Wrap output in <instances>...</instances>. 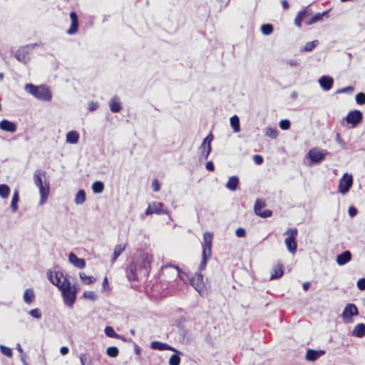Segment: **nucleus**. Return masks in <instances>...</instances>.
Instances as JSON below:
<instances>
[{
  "label": "nucleus",
  "instance_id": "obj_55",
  "mask_svg": "<svg viewBox=\"0 0 365 365\" xmlns=\"http://www.w3.org/2000/svg\"><path fill=\"white\" fill-rule=\"evenodd\" d=\"M348 213L351 217H355L358 213V210L354 206H350L348 210Z\"/></svg>",
  "mask_w": 365,
  "mask_h": 365
},
{
  "label": "nucleus",
  "instance_id": "obj_22",
  "mask_svg": "<svg viewBox=\"0 0 365 365\" xmlns=\"http://www.w3.org/2000/svg\"><path fill=\"white\" fill-rule=\"evenodd\" d=\"M109 107L113 113H118L122 109L121 103L118 96H113L109 103Z\"/></svg>",
  "mask_w": 365,
  "mask_h": 365
},
{
  "label": "nucleus",
  "instance_id": "obj_11",
  "mask_svg": "<svg viewBox=\"0 0 365 365\" xmlns=\"http://www.w3.org/2000/svg\"><path fill=\"white\" fill-rule=\"evenodd\" d=\"M265 207V203L260 199H257L255 203L254 210L257 215L260 216L263 218H267L272 216V211L269 210H265L262 211V209Z\"/></svg>",
  "mask_w": 365,
  "mask_h": 365
},
{
  "label": "nucleus",
  "instance_id": "obj_27",
  "mask_svg": "<svg viewBox=\"0 0 365 365\" xmlns=\"http://www.w3.org/2000/svg\"><path fill=\"white\" fill-rule=\"evenodd\" d=\"M199 150L200 153V158L206 160L211 152V145L201 144L200 147L199 148Z\"/></svg>",
  "mask_w": 365,
  "mask_h": 365
},
{
  "label": "nucleus",
  "instance_id": "obj_2",
  "mask_svg": "<svg viewBox=\"0 0 365 365\" xmlns=\"http://www.w3.org/2000/svg\"><path fill=\"white\" fill-rule=\"evenodd\" d=\"M46 172L38 169L34 173V182L39 190L41 195L39 204L43 205L46 201L49 194V183L46 181L43 182V179L45 178Z\"/></svg>",
  "mask_w": 365,
  "mask_h": 365
},
{
  "label": "nucleus",
  "instance_id": "obj_19",
  "mask_svg": "<svg viewBox=\"0 0 365 365\" xmlns=\"http://www.w3.org/2000/svg\"><path fill=\"white\" fill-rule=\"evenodd\" d=\"M325 351L324 350H314L308 349L306 354V359L310 361H314L322 356L324 355Z\"/></svg>",
  "mask_w": 365,
  "mask_h": 365
},
{
  "label": "nucleus",
  "instance_id": "obj_33",
  "mask_svg": "<svg viewBox=\"0 0 365 365\" xmlns=\"http://www.w3.org/2000/svg\"><path fill=\"white\" fill-rule=\"evenodd\" d=\"M125 245H117L114 248L113 257L112 258V263H113L117 258L120 256V255L125 250Z\"/></svg>",
  "mask_w": 365,
  "mask_h": 365
},
{
  "label": "nucleus",
  "instance_id": "obj_61",
  "mask_svg": "<svg viewBox=\"0 0 365 365\" xmlns=\"http://www.w3.org/2000/svg\"><path fill=\"white\" fill-rule=\"evenodd\" d=\"M354 91V88L351 86L344 87V93H351Z\"/></svg>",
  "mask_w": 365,
  "mask_h": 365
},
{
  "label": "nucleus",
  "instance_id": "obj_17",
  "mask_svg": "<svg viewBox=\"0 0 365 365\" xmlns=\"http://www.w3.org/2000/svg\"><path fill=\"white\" fill-rule=\"evenodd\" d=\"M68 261L71 264L78 269H83L86 266V262L83 259L78 258L74 253L71 252L68 255Z\"/></svg>",
  "mask_w": 365,
  "mask_h": 365
},
{
  "label": "nucleus",
  "instance_id": "obj_39",
  "mask_svg": "<svg viewBox=\"0 0 365 365\" xmlns=\"http://www.w3.org/2000/svg\"><path fill=\"white\" fill-rule=\"evenodd\" d=\"M80 278L83 284H90L95 282L96 279L92 276H87L85 273L81 272L79 274Z\"/></svg>",
  "mask_w": 365,
  "mask_h": 365
},
{
  "label": "nucleus",
  "instance_id": "obj_54",
  "mask_svg": "<svg viewBox=\"0 0 365 365\" xmlns=\"http://www.w3.org/2000/svg\"><path fill=\"white\" fill-rule=\"evenodd\" d=\"M99 107V104L98 102L91 101L88 103V109L90 111H94L97 110Z\"/></svg>",
  "mask_w": 365,
  "mask_h": 365
},
{
  "label": "nucleus",
  "instance_id": "obj_3",
  "mask_svg": "<svg viewBox=\"0 0 365 365\" xmlns=\"http://www.w3.org/2000/svg\"><path fill=\"white\" fill-rule=\"evenodd\" d=\"M25 91L37 99L43 101H50L52 94L48 88L44 85L35 86L31 83H26L24 86Z\"/></svg>",
  "mask_w": 365,
  "mask_h": 365
},
{
  "label": "nucleus",
  "instance_id": "obj_9",
  "mask_svg": "<svg viewBox=\"0 0 365 365\" xmlns=\"http://www.w3.org/2000/svg\"><path fill=\"white\" fill-rule=\"evenodd\" d=\"M143 274L139 272L138 262H133L126 269V277L129 281H137Z\"/></svg>",
  "mask_w": 365,
  "mask_h": 365
},
{
  "label": "nucleus",
  "instance_id": "obj_37",
  "mask_svg": "<svg viewBox=\"0 0 365 365\" xmlns=\"http://www.w3.org/2000/svg\"><path fill=\"white\" fill-rule=\"evenodd\" d=\"M106 335L108 337L115 339H123L121 336L115 333L113 328L111 327H106L104 329Z\"/></svg>",
  "mask_w": 365,
  "mask_h": 365
},
{
  "label": "nucleus",
  "instance_id": "obj_47",
  "mask_svg": "<svg viewBox=\"0 0 365 365\" xmlns=\"http://www.w3.org/2000/svg\"><path fill=\"white\" fill-rule=\"evenodd\" d=\"M210 257H211L210 255H202V260H201V262H200V264L199 265V270L200 271H202L203 269H205L206 264H207V260Z\"/></svg>",
  "mask_w": 365,
  "mask_h": 365
},
{
  "label": "nucleus",
  "instance_id": "obj_42",
  "mask_svg": "<svg viewBox=\"0 0 365 365\" xmlns=\"http://www.w3.org/2000/svg\"><path fill=\"white\" fill-rule=\"evenodd\" d=\"M118 349L116 346H110L106 350V354L110 357H116L118 355Z\"/></svg>",
  "mask_w": 365,
  "mask_h": 365
},
{
  "label": "nucleus",
  "instance_id": "obj_49",
  "mask_svg": "<svg viewBox=\"0 0 365 365\" xmlns=\"http://www.w3.org/2000/svg\"><path fill=\"white\" fill-rule=\"evenodd\" d=\"M180 362V359L176 354L172 355L169 359V365H179Z\"/></svg>",
  "mask_w": 365,
  "mask_h": 365
},
{
  "label": "nucleus",
  "instance_id": "obj_13",
  "mask_svg": "<svg viewBox=\"0 0 365 365\" xmlns=\"http://www.w3.org/2000/svg\"><path fill=\"white\" fill-rule=\"evenodd\" d=\"M191 285L200 293L204 287L203 276L200 273H195L190 279Z\"/></svg>",
  "mask_w": 365,
  "mask_h": 365
},
{
  "label": "nucleus",
  "instance_id": "obj_36",
  "mask_svg": "<svg viewBox=\"0 0 365 365\" xmlns=\"http://www.w3.org/2000/svg\"><path fill=\"white\" fill-rule=\"evenodd\" d=\"M104 190V184L101 181H95L92 185V190L94 193H101Z\"/></svg>",
  "mask_w": 365,
  "mask_h": 365
},
{
  "label": "nucleus",
  "instance_id": "obj_4",
  "mask_svg": "<svg viewBox=\"0 0 365 365\" xmlns=\"http://www.w3.org/2000/svg\"><path fill=\"white\" fill-rule=\"evenodd\" d=\"M284 235H287L284 240L286 247L288 251L294 255L297 251L296 237L297 235V229L295 227L289 228L285 232Z\"/></svg>",
  "mask_w": 365,
  "mask_h": 365
},
{
  "label": "nucleus",
  "instance_id": "obj_53",
  "mask_svg": "<svg viewBox=\"0 0 365 365\" xmlns=\"http://www.w3.org/2000/svg\"><path fill=\"white\" fill-rule=\"evenodd\" d=\"M352 257L351 253L349 250L344 251V264L351 261Z\"/></svg>",
  "mask_w": 365,
  "mask_h": 365
},
{
  "label": "nucleus",
  "instance_id": "obj_25",
  "mask_svg": "<svg viewBox=\"0 0 365 365\" xmlns=\"http://www.w3.org/2000/svg\"><path fill=\"white\" fill-rule=\"evenodd\" d=\"M239 178L237 176L234 175L229 178L228 181L225 185V187L231 191H235L237 190Z\"/></svg>",
  "mask_w": 365,
  "mask_h": 365
},
{
  "label": "nucleus",
  "instance_id": "obj_31",
  "mask_svg": "<svg viewBox=\"0 0 365 365\" xmlns=\"http://www.w3.org/2000/svg\"><path fill=\"white\" fill-rule=\"evenodd\" d=\"M230 125L234 132L238 133L240 130V119L237 115H235L230 118Z\"/></svg>",
  "mask_w": 365,
  "mask_h": 365
},
{
  "label": "nucleus",
  "instance_id": "obj_46",
  "mask_svg": "<svg viewBox=\"0 0 365 365\" xmlns=\"http://www.w3.org/2000/svg\"><path fill=\"white\" fill-rule=\"evenodd\" d=\"M0 350H1V352L4 355H5V356H6L8 357H11L12 355H13L12 350L9 347L5 346L4 345H1L0 346Z\"/></svg>",
  "mask_w": 365,
  "mask_h": 365
},
{
  "label": "nucleus",
  "instance_id": "obj_56",
  "mask_svg": "<svg viewBox=\"0 0 365 365\" xmlns=\"http://www.w3.org/2000/svg\"><path fill=\"white\" fill-rule=\"evenodd\" d=\"M152 187L155 192H158L160 190V184L157 179L153 180Z\"/></svg>",
  "mask_w": 365,
  "mask_h": 365
},
{
  "label": "nucleus",
  "instance_id": "obj_63",
  "mask_svg": "<svg viewBox=\"0 0 365 365\" xmlns=\"http://www.w3.org/2000/svg\"><path fill=\"white\" fill-rule=\"evenodd\" d=\"M69 350L67 346H62L60 349V352L62 355H66L68 353Z\"/></svg>",
  "mask_w": 365,
  "mask_h": 365
},
{
  "label": "nucleus",
  "instance_id": "obj_20",
  "mask_svg": "<svg viewBox=\"0 0 365 365\" xmlns=\"http://www.w3.org/2000/svg\"><path fill=\"white\" fill-rule=\"evenodd\" d=\"M150 348L154 350H170L175 351L176 350L166 343H163L158 341H152L150 343Z\"/></svg>",
  "mask_w": 365,
  "mask_h": 365
},
{
  "label": "nucleus",
  "instance_id": "obj_26",
  "mask_svg": "<svg viewBox=\"0 0 365 365\" xmlns=\"http://www.w3.org/2000/svg\"><path fill=\"white\" fill-rule=\"evenodd\" d=\"M283 267L282 264H277L273 267V272L270 276V279L273 280L275 279H279L283 275Z\"/></svg>",
  "mask_w": 365,
  "mask_h": 365
},
{
  "label": "nucleus",
  "instance_id": "obj_28",
  "mask_svg": "<svg viewBox=\"0 0 365 365\" xmlns=\"http://www.w3.org/2000/svg\"><path fill=\"white\" fill-rule=\"evenodd\" d=\"M79 140V134L75 131H69L66 134V142L71 144H76Z\"/></svg>",
  "mask_w": 365,
  "mask_h": 365
},
{
  "label": "nucleus",
  "instance_id": "obj_41",
  "mask_svg": "<svg viewBox=\"0 0 365 365\" xmlns=\"http://www.w3.org/2000/svg\"><path fill=\"white\" fill-rule=\"evenodd\" d=\"M261 31L264 35H269L273 31V26L271 24H263L261 26Z\"/></svg>",
  "mask_w": 365,
  "mask_h": 365
},
{
  "label": "nucleus",
  "instance_id": "obj_34",
  "mask_svg": "<svg viewBox=\"0 0 365 365\" xmlns=\"http://www.w3.org/2000/svg\"><path fill=\"white\" fill-rule=\"evenodd\" d=\"M75 203L82 205L86 201V192L83 190H79L75 197Z\"/></svg>",
  "mask_w": 365,
  "mask_h": 365
},
{
  "label": "nucleus",
  "instance_id": "obj_12",
  "mask_svg": "<svg viewBox=\"0 0 365 365\" xmlns=\"http://www.w3.org/2000/svg\"><path fill=\"white\" fill-rule=\"evenodd\" d=\"M213 240V234L212 232H207L203 235V243H202V255H207L212 254L211 248Z\"/></svg>",
  "mask_w": 365,
  "mask_h": 365
},
{
  "label": "nucleus",
  "instance_id": "obj_62",
  "mask_svg": "<svg viewBox=\"0 0 365 365\" xmlns=\"http://www.w3.org/2000/svg\"><path fill=\"white\" fill-rule=\"evenodd\" d=\"M287 63L290 65L291 66H297L299 65L298 61L295 59L287 60Z\"/></svg>",
  "mask_w": 365,
  "mask_h": 365
},
{
  "label": "nucleus",
  "instance_id": "obj_45",
  "mask_svg": "<svg viewBox=\"0 0 365 365\" xmlns=\"http://www.w3.org/2000/svg\"><path fill=\"white\" fill-rule=\"evenodd\" d=\"M83 297L89 300L96 301L97 299L96 294L93 291H86L83 292Z\"/></svg>",
  "mask_w": 365,
  "mask_h": 365
},
{
  "label": "nucleus",
  "instance_id": "obj_57",
  "mask_svg": "<svg viewBox=\"0 0 365 365\" xmlns=\"http://www.w3.org/2000/svg\"><path fill=\"white\" fill-rule=\"evenodd\" d=\"M235 234L238 237H244L246 235V232L244 228L239 227L236 230Z\"/></svg>",
  "mask_w": 365,
  "mask_h": 365
},
{
  "label": "nucleus",
  "instance_id": "obj_16",
  "mask_svg": "<svg viewBox=\"0 0 365 365\" xmlns=\"http://www.w3.org/2000/svg\"><path fill=\"white\" fill-rule=\"evenodd\" d=\"M353 185V176L348 173H344L343 175V193L346 194Z\"/></svg>",
  "mask_w": 365,
  "mask_h": 365
},
{
  "label": "nucleus",
  "instance_id": "obj_59",
  "mask_svg": "<svg viewBox=\"0 0 365 365\" xmlns=\"http://www.w3.org/2000/svg\"><path fill=\"white\" fill-rule=\"evenodd\" d=\"M253 160L257 165H261L263 163V158L259 155H255Z\"/></svg>",
  "mask_w": 365,
  "mask_h": 365
},
{
  "label": "nucleus",
  "instance_id": "obj_60",
  "mask_svg": "<svg viewBox=\"0 0 365 365\" xmlns=\"http://www.w3.org/2000/svg\"><path fill=\"white\" fill-rule=\"evenodd\" d=\"M205 168L209 171H213L215 169L214 164L212 161H209L206 163Z\"/></svg>",
  "mask_w": 365,
  "mask_h": 365
},
{
  "label": "nucleus",
  "instance_id": "obj_7",
  "mask_svg": "<svg viewBox=\"0 0 365 365\" xmlns=\"http://www.w3.org/2000/svg\"><path fill=\"white\" fill-rule=\"evenodd\" d=\"M348 124L352 128L358 126L363 120V113L359 110H354L348 113L345 118Z\"/></svg>",
  "mask_w": 365,
  "mask_h": 365
},
{
  "label": "nucleus",
  "instance_id": "obj_15",
  "mask_svg": "<svg viewBox=\"0 0 365 365\" xmlns=\"http://www.w3.org/2000/svg\"><path fill=\"white\" fill-rule=\"evenodd\" d=\"M319 84L324 91H329L334 84V80L329 76H323L318 80Z\"/></svg>",
  "mask_w": 365,
  "mask_h": 365
},
{
  "label": "nucleus",
  "instance_id": "obj_10",
  "mask_svg": "<svg viewBox=\"0 0 365 365\" xmlns=\"http://www.w3.org/2000/svg\"><path fill=\"white\" fill-rule=\"evenodd\" d=\"M32 48V46L20 48L15 53L16 58L21 63H26L29 61V55Z\"/></svg>",
  "mask_w": 365,
  "mask_h": 365
},
{
  "label": "nucleus",
  "instance_id": "obj_44",
  "mask_svg": "<svg viewBox=\"0 0 365 365\" xmlns=\"http://www.w3.org/2000/svg\"><path fill=\"white\" fill-rule=\"evenodd\" d=\"M355 100L357 104L359 105H364L365 104V93L363 92H359L356 95Z\"/></svg>",
  "mask_w": 365,
  "mask_h": 365
},
{
  "label": "nucleus",
  "instance_id": "obj_48",
  "mask_svg": "<svg viewBox=\"0 0 365 365\" xmlns=\"http://www.w3.org/2000/svg\"><path fill=\"white\" fill-rule=\"evenodd\" d=\"M81 365H92L91 359H88L86 354H81L79 356Z\"/></svg>",
  "mask_w": 365,
  "mask_h": 365
},
{
  "label": "nucleus",
  "instance_id": "obj_1",
  "mask_svg": "<svg viewBox=\"0 0 365 365\" xmlns=\"http://www.w3.org/2000/svg\"><path fill=\"white\" fill-rule=\"evenodd\" d=\"M49 281L61 292L63 303L68 307H71L76 300L77 289L74 284H71L68 277L61 272L51 271L47 272Z\"/></svg>",
  "mask_w": 365,
  "mask_h": 365
},
{
  "label": "nucleus",
  "instance_id": "obj_29",
  "mask_svg": "<svg viewBox=\"0 0 365 365\" xmlns=\"http://www.w3.org/2000/svg\"><path fill=\"white\" fill-rule=\"evenodd\" d=\"M35 299V294L32 289H27L24 294V301L25 303L29 304L34 302Z\"/></svg>",
  "mask_w": 365,
  "mask_h": 365
},
{
  "label": "nucleus",
  "instance_id": "obj_32",
  "mask_svg": "<svg viewBox=\"0 0 365 365\" xmlns=\"http://www.w3.org/2000/svg\"><path fill=\"white\" fill-rule=\"evenodd\" d=\"M328 13V11H324L323 13H317L315 15H314L309 20H308L306 23L307 25H311L313 24H315L317 22H319L322 20V18L324 16L327 15Z\"/></svg>",
  "mask_w": 365,
  "mask_h": 365
},
{
  "label": "nucleus",
  "instance_id": "obj_8",
  "mask_svg": "<svg viewBox=\"0 0 365 365\" xmlns=\"http://www.w3.org/2000/svg\"><path fill=\"white\" fill-rule=\"evenodd\" d=\"M359 314L356 306L353 303H349L344 308V322L351 323L353 322V317Z\"/></svg>",
  "mask_w": 365,
  "mask_h": 365
},
{
  "label": "nucleus",
  "instance_id": "obj_14",
  "mask_svg": "<svg viewBox=\"0 0 365 365\" xmlns=\"http://www.w3.org/2000/svg\"><path fill=\"white\" fill-rule=\"evenodd\" d=\"M69 16L71 24L70 28L67 30V34L69 35H73L77 33L78 29V16L75 11L71 12Z\"/></svg>",
  "mask_w": 365,
  "mask_h": 365
},
{
  "label": "nucleus",
  "instance_id": "obj_58",
  "mask_svg": "<svg viewBox=\"0 0 365 365\" xmlns=\"http://www.w3.org/2000/svg\"><path fill=\"white\" fill-rule=\"evenodd\" d=\"M213 140V135L212 133H210L202 141V144L204 145H211V142Z\"/></svg>",
  "mask_w": 365,
  "mask_h": 365
},
{
  "label": "nucleus",
  "instance_id": "obj_23",
  "mask_svg": "<svg viewBox=\"0 0 365 365\" xmlns=\"http://www.w3.org/2000/svg\"><path fill=\"white\" fill-rule=\"evenodd\" d=\"M351 334L358 338H362L365 336V324H357L352 330Z\"/></svg>",
  "mask_w": 365,
  "mask_h": 365
},
{
  "label": "nucleus",
  "instance_id": "obj_35",
  "mask_svg": "<svg viewBox=\"0 0 365 365\" xmlns=\"http://www.w3.org/2000/svg\"><path fill=\"white\" fill-rule=\"evenodd\" d=\"M309 15V13L307 10L300 11L298 14L297 16L295 18V20H294L295 25L298 27H301V24H302V19Z\"/></svg>",
  "mask_w": 365,
  "mask_h": 365
},
{
  "label": "nucleus",
  "instance_id": "obj_5",
  "mask_svg": "<svg viewBox=\"0 0 365 365\" xmlns=\"http://www.w3.org/2000/svg\"><path fill=\"white\" fill-rule=\"evenodd\" d=\"M153 260V256L148 253L142 254L140 257L135 262H138L139 272L145 277L148 274L150 270V264Z\"/></svg>",
  "mask_w": 365,
  "mask_h": 365
},
{
  "label": "nucleus",
  "instance_id": "obj_38",
  "mask_svg": "<svg viewBox=\"0 0 365 365\" xmlns=\"http://www.w3.org/2000/svg\"><path fill=\"white\" fill-rule=\"evenodd\" d=\"M10 193V187L5 184L0 185V196L2 198H7Z\"/></svg>",
  "mask_w": 365,
  "mask_h": 365
},
{
  "label": "nucleus",
  "instance_id": "obj_43",
  "mask_svg": "<svg viewBox=\"0 0 365 365\" xmlns=\"http://www.w3.org/2000/svg\"><path fill=\"white\" fill-rule=\"evenodd\" d=\"M318 43L317 40L309 41L305 44L303 50L305 51H311L317 46Z\"/></svg>",
  "mask_w": 365,
  "mask_h": 365
},
{
  "label": "nucleus",
  "instance_id": "obj_51",
  "mask_svg": "<svg viewBox=\"0 0 365 365\" xmlns=\"http://www.w3.org/2000/svg\"><path fill=\"white\" fill-rule=\"evenodd\" d=\"M290 121L289 120L284 119L282 120L279 122V127L282 130H287L290 128Z\"/></svg>",
  "mask_w": 365,
  "mask_h": 365
},
{
  "label": "nucleus",
  "instance_id": "obj_30",
  "mask_svg": "<svg viewBox=\"0 0 365 365\" xmlns=\"http://www.w3.org/2000/svg\"><path fill=\"white\" fill-rule=\"evenodd\" d=\"M19 201V191L17 190H16L12 196L11 202V209L12 212H15L17 211V210L19 208V207H18Z\"/></svg>",
  "mask_w": 365,
  "mask_h": 365
},
{
  "label": "nucleus",
  "instance_id": "obj_18",
  "mask_svg": "<svg viewBox=\"0 0 365 365\" xmlns=\"http://www.w3.org/2000/svg\"><path fill=\"white\" fill-rule=\"evenodd\" d=\"M0 129L4 131L14 133L16 131L17 126L15 123L4 119L0 121Z\"/></svg>",
  "mask_w": 365,
  "mask_h": 365
},
{
  "label": "nucleus",
  "instance_id": "obj_50",
  "mask_svg": "<svg viewBox=\"0 0 365 365\" xmlns=\"http://www.w3.org/2000/svg\"><path fill=\"white\" fill-rule=\"evenodd\" d=\"M29 314L36 319H40L41 317V312L38 308L30 310Z\"/></svg>",
  "mask_w": 365,
  "mask_h": 365
},
{
  "label": "nucleus",
  "instance_id": "obj_64",
  "mask_svg": "<svg viewBox=\"0 0 365 365\" xmlns=\"http://www.w3.org/2000/svg\"><path fill=\"white\" fill-rule=\"evenodd\" d=\"M145 215H151V214H153V208H152V206H151V204H149L148 207H147L146 210H145Z\"/></svg>",
  "mask_w": 365,
  "mask_h": 365
},
{
  "label": "nucleus",
  "instance_id": "obj_52",
  "mask_svg": "<svg viewBox=\"0 0 365 365\" xmlns=\"http://www.w3.org/2000/svg\"><path fill=\"white\" fill-rule=\"evenodd\" d=\"M357 288L361 291L365 290V277L360 278L356 282Z\"/></svg>",
  "mask_w": 365,
  "mask_h": 365
},
{
  "label": "nucleus",
  "instance_id": "obj_24",
  "mask_svg": "<svg viewBox=\"0 0 365 365\" xmlns=\"http://www.w3.org/2000/svg\"><path fill=\"white\" fill-rule=\"evenodd\" d=\"M151 204L153 213L161 215V214H167V209L164 208V205L162 202H153Z\"/></svg>",
  "mask_w": 365,
  "mask_h": 365
},
{
  "label": "nucleus",
  "instance_id": "obj_21",
  "mask_svg": "<svg viewBox=\"0 0 365 365\" xmlns=\"http://www.w3.org/2000/svg\"><path fill=\"white\" fill-rule=\"evenodd\" d=\"M163 272H166L169 269L173 273V276L175 277H180L182 280H185V274L183 273H181L180 268L178 267L173 266V265H164L162 267Z\"/></svg>",
  "mask_w": 365,
  "mask_h": 365
},
{
  "label": "nucleus",
  "instance_id": "obj_40",
  "mask_svg": "<svg viewBox=\"0 0 365 365\" xmlns=\"http://www.w3.org/2000/svg\"><path fill=\"white\" fill-rule=\"evenodd\" d=\"M265 134L272 139H275L278 135V130L276 128L269 127L266 128Z\"/></svg>",
  "mask_w": 365,
  "mask_h": 365
},
{
  "label": "nucleus",
  "instance_id": "obj_6",
  "mask_svg": "<svg viewBox=\"0 0 365 365\" xmlns=\"http://www.w3.org/2000/svg\"><path fill=\"white\" fill-rule=\"evenodd\" d=\"M327 154V152L325 150H321L317 148L311 149L307 154V158L310 160L309 165L321 163Z\"/></svg>",
  "mask_w": 365,
  "mask_h": 365
}]
</instances>
